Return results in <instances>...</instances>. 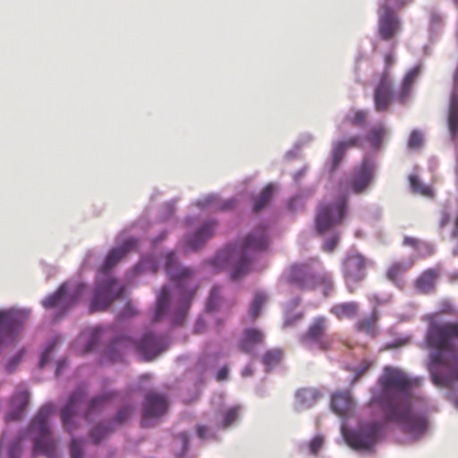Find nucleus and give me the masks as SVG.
<instances>
[{
  "mask_svg": "<svg viewBox=\"0 0 458 458\" xmlns=\"http://www.w3.org/2000/svg\"><path fill=\"white\" fill-rule=\"evenodd\" d=\"M422 379L411 377L403 369L386 366L371 390L369 406H377L384 421L396 425L414 439L426 434L428 419L425 413L415 411L411 404V391L421 385Z\"/></svg>",
  "mask_w": 458,
  "mask_h": 458,
  "instance_id": "nucleus-1",
  "label": "nucleus"
},
{
  "mask_svg": "<svg viewBox=\"0 0 458 458\" xmlns=\"http://www.w3.org/2000/svg\"><path fill=\"white\" fill-rule=\"evenodd\" d=\"M428 327L420 348L428 351L427 368L433 383L448 386L458 381V322L439 321L437 314H428Z\"/></svg>",
  "mask_w": 458,
  "mask_h": 458,
  "instance_id": "nucleus-2",
  "label": "nucleus"
},
{
  "mask_svg": "<svg viewBox=\"0 0 458 458\" xmlns=\"http://www.w3.org/2000/svg\"><path fill=\"white\" fill-rule=\"evenodd\" d=\"M165 267L170 279L177 284L180 290V298L175 303L170 304L169 292L166 286H163L157 296L154 321L161 320L165 315H169L173 325H182L186 318L191 298L194 294L192 288L193 271L188 267H182L173 251L165 255Z\"/></svg>",
  "mask_w": 458,
  "mask_h": 458,
  "instance_id": "nucleus-3",
  "label": "nucleus"
},
{
  "mask_svg": "<svg viewBox=\"0 0 458 458\" xmlns=\"http://www.w3.org/2000/svg\"><path fill=\"white\" fill-rule=\"evenodd\" d=\"M269 244L267 228L259 226L246 236L240 247H226L215 257L214 266L220 268H230L233 280L247 275L250 269L256 254L265 250Z\"/></svg>",
  "mask_w": 458,
  "mask_h": 458,
  "instance_id": "nucleus-4",
  "label": "nucleus"
},
{
  "mask_svg": "<svg viewBox=\"0 0 458 458\" xmlns=\"http://www.w3.org/2000/svg\"><path fill=\"white\" fill-rule=\"evenodd\" d=\"M138 241L128 238L122 245L113 248L107 254L100 273L97 277L96 288L90 304V311L105 310L123 293L124 288L109 275V271L131 250L137 247Z\"/></svg>",
  "mask_w": 458,
  "mask_h": 458,
  "instance_id": "nucleus-5",
  "label": "nucleus"
},
{
  "mask_svg": "<svg viewBox=\"0 0 458 458\" xmlns=\"http://www.w3.org/2000/svg\"><path fill=\"white\" fill-rule=\"evenodd\" d=\"M286 277L291 284L300 290L313 291L321 288L325 296H328L334 288L332 276L317 259L293 265L288 269Z\"/></svg>",
  "mask_w": 458,
  "mask_h": 458,
  "instance_id": "nucleus-6",
  "label": "nucleus"
},
{
  "mask_svg": "<svg viewBox=\"0 0 458 458\" xmlns=\"http://www.w3.org/2000/svg\"><path fill=\"white\" fill-rule=\"evenodd\" d=\"M167 346L168 342L165 336L148 332L138 342L132 341L129 337L116 339L108 348L106 355L112 361H117L120 355H114L115 349H121L123 353L127 350L134 349L144 360L150 361L164 352Z\"/></svg>",
  "mask_w": 458,
  "mask_h": 458,
  "instance_id": "nucleus-7",
  "label": "nucleus"
},
{
  "mask_svg": "<svg viewBox=\"0 0 458 458\" xmlns=\"http://www.w3.org/2000/svg\"><path fill=\"white\" fill-rule=\"evenodd\" d=\"M55 411L52 403L43 405L36 417L31 420L29 433L33 438V454H43L47 458L55 456V441L53 438L47 420Z\"/></svg>",
  "mask_w": 458,
  "mask_h": 458,
  "instance_id": "nucleus-8",
  "label": "nucleus"
},
{
  "mask_svg": "<svg viewBox=\"0 0 458 458\" xmlns=\"http://www.w3.org/2000/svg\"><path fill=\"white\" fill-rule=\"evenodd\" d=\"M348 193L341 192L318 205L315 219L318 233H326L343 223L348 212Z\"/></svg>",
  "mask_w": 458,
  "mask_h": 458,
  "instance_id": "nucleus-9",
  "label": "nucleus"
},
{
  "mask_svg": "<svg viewBox=\"0 0 458 458\" xmlns=\"http://www.w3.org/2000/svg\"><path fill=\"white\" fill-rule=\"evenodd\" d=\"M328 321L325 317H317L301 336V344L309 350L328 351L336 339L335 335L327 334Z\"/></svg>",
  "mask_w": 458,
  "mask_h": 458,
  "instance_id": "nucleus-10",
  "label": "nucleus"
},
{
  "mask_svg": "<svg viewBox=\"0 0 458 458\" xmlns=\"http://www.w3.org/2000/svg\"><path fill=\"white\" fill-rule=\"evenodd\" d=\"M373 262L358 251H350L342 264L343 275L350 293H354L366 277V268Z\"/></svg>",
  "mask_w": 458,
  "mask_h": 458,
  "instance_id": "nucleus-11",
  "label": "nucleus"
},
{
  "mask_svg": "<svg viewBox=\"0 0 458 458\" xmlns=\"http://www.w3.org/2000/svg\"><path fill=\"white\" fill-rule=\"evenodd\" d=\"M384 2L379 13L377 34L382 40L391 41L402 30L401 21L391 5L402 8L406 4V1L384 0Z\"/></svg>",
  "mask_w": 458,
  "mask_h": 458,
  "instance_id": "nucleus-12",
  "label": "nucleus"
},
{
  "mask_svg": "<svg viewBox=\"0 0 458 458\" xmlns=\"http://www.w3.org/2000/svg\"><path fill=\"white\" fill-rule=\"evenodd\" d=\"M381 435L377 422L361 425L358 429L345 434L347 444L358 451H371Z\"/></svg>",
  "mask_w": 458,
  "mask_h": 458,
  "instance_id": "nucleus-13",
  "label": "nucleus"
},
{
  "mask_svg": "<svg viewBox=\"0 0 458 458\" xmlns=\"http://www.w3.org/2000/svg\"><path fill=\"white\" fill-rule=\"evenodd\" d=\"M86 288V285L83 284H77L72 286L68 284H63L54 294L46 298L42 304L47 309L70 308L83 294Z\"/></svg>",
  "mask_w": 458,
  "mask_h": 458,
  "instance_id": "nucleus-14",
  "label": "nucleus"
},
{
  "mask_svg": "<svg viewBox=\"0 0 458 458\" xmlns=\"http://www.w3.org/2000/svg\"><path fill=\"white\" fill-rule=\"evenodd\" d=\"M87 394V388L84 385L79 386L70 395L68 402L62 409L61 417L63 426L72 436L74 434L77 424L73 418L78 413L83 400Z\"/></svg>",
  "mask_w": 458,
  "mask_h": 458,
  "instance_id": "nucleus-15",
  "label": "nucleus"
},
{
  "mask_svg": "<svg viewBox=\"0 0 458 458\" xmlns=\"http://www.w3.org/2000/svg\"><path fill=\"white\" fill-rule=\"evenodd\" d=\"M25 320V315L15 310L0 311V344L12 341L20 331Z\"/></svg>",
  "mask_w": 458,
  "mask_h": 458,
  "instance_id": "nucleus-16",
  "label": "nucleus"
},
{
  "mask_svg": "<svg viewBox=\"0 0 458 458\" xmlns=\"http://www.w3.org/2000/svg\"><path fill=\"white\" fill-rule=\"evenodd\" d=\"M167 409L166 398L157 393H148L143 405L142 420L143 427L150 426L149 420L159 418Z\"/></svg>",
  "mask_w": 458,
  "mask_h": 458,
  "instance_id": "nucleus-17",
  "label": "nucleus"
},
{
  "mask_svg": "<svg viewBox=\"0 0 458 458\" xmlns=\"http://www.w3.org/2000/svg\"><path fill=\"white\" fill-rule=\"evenodd\" d=\"M375 174V165L369 159H364L352 175L350 185L352 191L360 194L362 193L371 183Z\"/></svg>",
  "mask_w": 458,
  "mask_h": 458,
  "instance_id": "nucleus-18",
  "label": "nucleus"
},
{
  "mask_svg": "<svg viewBox=\"0 0 458 458\" xmlns=\"http://www.w3.org/2000/svg\"><path fill=\"white\" fill-rule=\"evenodd\" d=\"M393 101H395V97L392 81L387 74L382 75L374 91L375 108L377 112H384Z\"/></svg>",
  "mask_w": 458,
  "mask_h": 458,
  "instance_id": "nucleus-19",
  "label": "nucleus"
},
{
  "mask_svg": "<svg viewBox=\"0 0 458 458\" xmlns=\"http://www.w3.org/2000/svg\"><path fill=\"white\" fill-rule=\"evenodd\" d=\"M362 140L360 136H352L346 140L336 141L332 148V168H336L343 160L345 152L350 148H362Z\"/></svg>",
  "mask_w": 458,
  "mask_h": 458,
  "instance_id": "nucleus-20",
  "label": "nucleus"
},
{
  "mask_svg": "<svg viewBox=\"0 0 458 458\" xmlns=\"http://www.w3.org/2000/svg\"><path fill=\"white\" fill-rule=\"evenodd\" d=\"M355 403L350 391H338L332 394L331 408L340 416H346L354 410Z\"/></svg>",
  "mask_w": 458,
  "mask_h": 458,
  "instance_id": "nucleus-21",
  "label": "nucleus"
},
{
  "mask_svg": "<svg viewBox=\"0 0 458 458\" xmlns=\"http://www.w3.org/2000/svg\"><path fill=\"white\" fill-rule=\"evenodd\" d=\"M265 335L263 332L257 328H248L242 333V337L239 344L240 350L247 354H252L257 345L264 342Z\"/></svg>",
  "mask_w": 458,
  "mask_h": 458,
  "instance_id": "nucleus-22",
  "label": "nucleus"
},
{
  "mask_svg": "<svg viewBox=\"0 0 458 458\" xmlns=\"http://www.w3.org/2000/svg\"><path fill=\"white\" fill-rule=\"evenodd\" d=\"M440 268L433 267L423 271L415 281L416 289L424 294H428L435 290L436 282L440 275Z\"/></svg>",
  "mask_w": 458,
  "mask_h": 458,
  "instance_id": "nucleus-23",
  "label": "nucleus"
},
{
  "mask_svg": "<svg viewBox=\"0 0 458 458\" xmlns=\"http://www.w3.org/2000/svg\"><path fill=\"white\" fill-rule=\"evenodd\" d=\"M215 222L205 223L197 232L186 239V248L196 250L201 247L214 233Z\"/></svg>",
  "mask_w": 458,
  "mask_h": 458,
  "instance_id": "nucleus-24",
  "label": "nucleus"
},
{
  "mask_svg": "<svg viewBox=\"0 0 458 458\" xmlns=\"http://www.w3.org/2000/svg\"><path fill=\"white\" fill-rule=\"evenodd\" d=\"M418 74L419 68H413L405 74L400 89L394 93L395 102L402 105L408 102Z\"/></svg>",
  "mask_w": 458,
  "mask_h": 458,
  "instance_id": "nucleus-25",
  "label": "nucleus"
},
{
  "mask_svg": "<svg viewBox=\"0 0 458 458\" xmlns=\"http://www.w3.org/2000/svg\"><path fill=\"white\" fill-rule=\"evenodd\" d=\"M29 393L22 389L17 391L11 399V411L7 414V420H20L23 410L29 403Z\"/></svg>",
  "mask_w": 458,
  "mask_h": 458,
  "instance_id": "nucleus-26",
  "label": "nucleus"
},
{
  "mask_svg": "<svg viewBox=\"0 0 458 458\" xmlns=\"http://www.w3.org/2000/svg\"><path fill=\"white\" fill-rule=\"evenodd\" d=\"M414 262L411 259L395 261L392 263L387 271L386 277L391 282L394 283L398 286H401L402 276L412 267Z\"/></svg>",
  "mask_w": 458,
  "mask_h": 458,
  "instance_id": "nucleus-27",
  "label": "nucleus"
},
{
  "mask_svg": "<svg viewBox=\"0 0 458 458\" xmlns=\"http://www.w3.org/2000/svg\"><path fill=\"white\" fill-rule=\"evenodd\" d=\"M359 304L355 301L342 302L331 307L330 313L338 319L353 318L358 315Z\"/></svg>",
  "mask_w": 458,
  "mask_h": 458,
  "instance_id": "nucleus-28",
  "label": "nucleus"
},
{
  "mask_svg": "<svg viewBox=\"0 0 458 458\" xmlns=\"http://www.w3.org/2000/svg\"><path fill=\"white\" fill-rule=\"evenodd\" d=\"M321 394L318 390L315 388H301L297 391L295 397L296 403L301 408H310L313 406Z\"/></svg>",
  "mask_w": 458,
  "mask_h": 458,
  "instance_id": "nucleus-29",
  "label": "nucleus"
},
{
  "mask_svg": "<svg viewBox=\"0 0 458 458\" xmlns=\"http://www.w3.org/2000/svg\"><path fill=\"white\" fill-rule=\"evenodd\" d=\"M448 128L452 139L454 140L458 133V95L453 93L449 105L448 112Z\"/></svg>",
  "mask_w": 458,
  "mask_h": 458,
  "instance_id": "nucleus-30",
  "label": "nucleus"
},
{
  "mask_svg": "<svg viewBox=\"0 0 458 458\" xmlns=\"http://www.w3.org/2000/svg\"><path fill=\"white\" fill-rule=\"evenodd\" d=\"M378 313L376 310H374L369 315L364 317L363 318L360 319L356 323V328L358 331L364 332L367 335H376L377 329H376V324L378 320Z\"/></svg>",
  "mask_w": 458,
  "mask_h": 458,
  "instance_id": "nucleus-31",
  "label": "nucleus"
},
{
  "mask_svg": "<svg viewBox=\"0 0 458 458\" xmlns=\"http://www.w3.org/2000/svg\"><path fill=\"white\" fill-rule=\"evenodd\" d=\"M111 394H103L94 397L87 404V409L84 411V417L87 420H91V417L99 412L106 404Z\"/></svg>",
  "mask_w": 458,
  "mask_h": 458,
  "instance_id": "nucleus-32",
  "label": "nucleus"
},
{
  "mask_svg": "<svg viewBox=\"0 0 458 458\" xmlns=\"http://www.w3.org/2000/svg\"><path fill=\"white\" fill-rule=\"evenodd\" d=\"M241 407L236 405L229 407L221 411V420L217 423L219 428H227L231 427L240 417Z\"/></svg>",
  "mask_w": 458,
  "mask_h": 458,
  "instance_id": "nucleus-33",
  "label": "nucleus"
},
{
  "mask_svg": "<svg viewBox=\"0 0 458 458\" xmlns=\"http://www.w3.org/2000/svg\"><path fill=\"white\" fill-rule=\"evenodd\" d=\"M267 294L265 292L260 291L255 293L249 309V317L251 321L259 318L261 309L267 303Z\"/></svg>",
  "mask_w": 458,
  "mask_h": 458,
  "instance_id": "nucleus-34",
  "label": "nucleus"
},
{
  "mask_svg": "<svg viewBox=\"0 0 458 458\" xmlns=\"http://www.w3.org/2000/svg\"><path fill=\"white\" fill-rule=\"evenodd\" d=\"M368 115L369 113L365 110L352 109L345 115L344 120L352 126L364 128L367 125Z\"/></svg>",
  "mask_w": 458,
  "mask_h": 458,
  "instance_id": "nucleus-35",
  "label": "nucleus"
},
{
  "mask_svg": "<svg viewBox=\"0 0 458 458\" xmlns=\"http://www.w3.org/2000/svg\"><path fill=\"white\" fill-rule=\"evenodd\" d=\"M283 351L279 348L267 350L262 356V363L267 371L279 365L283 359Z\"/></svg>",
  "mask_w": 458,
  "mask_h": 458,
  "instance_id": "nucleus-36",
  "label": "nucleus"
},
{
  "mask_svg": "<svg viewBox=\"0 0 458 458\" xmlns=\"http://www.w3.org/2000/svg\"><path fill=\"white\" fill-rule=\"evenodd\" d=\"M386 135V129L383 125L372 128L367 134L366 140L374 149H379Z\"/></svg>",
  "mask_w": 458,
  "mask_h": 458,
  "instance_id": "nucleus-37",
  "label": "nucleus"
},
{
  "mask_svg": "<svg viewBox=\"0 0 458 458\" xmlns=\"http://www.w3.org/2000/svg\"><path fill=\"white\" fill-rule=\"evenodd\" d=\"M274 187L271 184L267 185L260 194L253 200L254 212H259L272 199Z\"/></svg>",
  "mask_w": 458,
  "mask_h": 458,
  "instance_id": "nucleus-38",
  "label": "nucleus"
},
{
  "mask_svg": "<svg viewBox=\"0 0 458 458\" xmlns=\"http://www.w3.org/2000/svg\"><path fill=\"white\" fill-rule=\"evenodd\" d=\"M102 332V328L100 327H96L94 328L89 329L87 332H84L80 339H83L88 335L87 344L84 350V353L90 352L96 344L98 342L100 335Z\"/></svg>",
  "mask_w": 458,
  "mask_h": 458,
  "instance_id": "nucleus-39",
  "label": "nucleus"
},
{
  "mask_svg": "<svg viewBox=\"0 0 458 458\" xmlns=\"http://www.w3.org/2000/svg\"><path fill=\"white\" fill-rule=\"evenodd\" d=\"M113 428L104 424L96 425L89 432V437L95 445L99 444L106 437L112 432Z\"/></svg>",
  "mask_w": 458,
  "mask_h": 458,
  "instance_id": "nucleus-40",
  "label": "nucleus"
},
{
  "mask_svg": "<svg viewBox=\"0 0 458 458\" xmlns=\"http://www.w3.org/2000/svg\"><path fill=\"white\" fill-rule=\"evenodd\" d=\"M410 185L412 189V191L416 193H420L423 196H430L431 195V189L425 186L419 177L415 174H411L409 177Z\"/></svg>",
  "mask_w": 458,
  "mask_h": 458,
  "instance_id": "nucleus-41",
  "label": "nucleus"
},
{
  "mask_svg": "<svg viewBox=\"0 0 458 458\" xmlns=\"http://www.w3.org/2000/svg\"><path fill=\"white\" fill-rule=\"evenodd\" d=\"M70 455L71 458H83L84 456V446L83 441L72 437L70 443Z\"/></svg>",
  "mask_w": 458,
  "mask_h": 458,
  "instance_id": "nucleus-42",
  "label": "nucleus"
},
{
  "mask_svg": "<svg viewBox=\"0 0 458 458\" xmlns=\"http://www.w3.org/2000/svg\"><path fill=\"white\" fill-rule=\"evenodd\" d=\"M221 296V289L219 286H214L210 292V295L207 303V310L212 311L216 310Z\"/></svg>",
  "mask_w": 458,
  "mask_h": 458,
  "instance_id": "nucleus-43",
  "label": "nucleus"
},
{
  "mask_svg": "<svg viewBox=\"0 0 458 458\" xmlns=\"http://www.w3.org/2000/svg\"><path fill=\"white\" fill-rule=\"evenodd\" d=\"M422 142L423 136L421 132L416 130L412 131L409 137L408 147L412 149L419 148L422 145Z\"/></svg>",
  "mask_w": 458,
  "mask_h": 458,
  "instance_id": "nucleus-44",
  "label": "nucleus"
},
{
  "mask_svg": "<svg viewBox=\"0 0 458 458\" xmlns=\"http://www.w3.org/2000/svg\"><path fill=\"white\" fill-rule=\"evenodd\" d=\"M324 439L321 436H316L313 437L309 444V451L312 455H317L318 451L322 448Z\"/></svg>",
  "mask_w": 458,
  "mask_h": 458,
  "instance_id": "nucleus-45",
  "label": "nucleus"
},
{
  "mask_svg": "<svg viewBox=\"0 0 458 458\" xmlns=\"http://www.w3.org/2000/svg\"><path fill=\"white\" fill-rule=\"evenodd\" d=\"M21 438H19L10 445L7 451L8 458H20L21 454Z\"/></svg>",
  "mask_w": 458,
  "mask_h": 458,
  "instance_id": "nucleus-46",
  "label": "nucleus"
},
{
  "mask_svg": "<svg viewBox=\"0 0 458 458\" xmlns=\"http://www.w3.org/2000/svg\"><path fill=\"white\" fill-rule=\"evenodd\" d=\"M371 363L368 360H363L360 365L355 369V375L352 382H356L362 377L370 368Z\"/></svg>",
  "mask_w": 458,
  "mask_h": 458,
  "instance_id": "nucleus-47",
  "label": "nucleus"
},
{
  "mask_svg": "<svg viewBox=\"0 0 458 458\" xmlns=\"http://www.w3.org/2000/svg\"><path fill=\"white\" fill-rule=\"evenodd\" d=\"M55 345V342L49 344L47 345V347L46 348V350L43 352L41 358H40V361H39L40 368H44L45 365L48 362L49 356H50L52 351L54 350Z\"/></svg>",
  "mask_w": 458,
  "mask_h": 458,
  "instance_id": "nucleus-48",
  "label": "nucleus"
},
{
  "mask_svg": "<svg viewBox=\"0 0 458 458\" xmlns=\"http://www.w3.org/2000/svg\"><path fill=\"white\" fill-rule=\"evenodd\" d=\"M131 414V407H123L120 409V411L117 413V416L115 418V421L119 423H123L126 421Z\"/></svg>",
  "mask_w": 458,
  "mask_h": 458,
  "instance_id": "nucleus-49",
  "label": "nucleus"
},
{
  "mask_svg": "<svg viewBox=\"0 0 458 458\" xmlns=\"http://www.w3.org/2000/svg\"><path fill=\"white\" fill-rule=\"evenodd\" d=\"M197 435L200 439L205 440L210 437V430L207 426L199 425L197 427Z\"/></svg>",
  "mask_w": 458,
  "mask_h": 458,
  "instance_id": "nucleus-50",
  "label": "nucleus"
},
{
  "mask_svg": "<svg viewBox=\"0 0 458 458\" xmlns=\"http://www.w3.org/2000/svg\"><path fill=\"white\" fill-rule=\"evenodd\" d=\"M394 63V57L393 54H387L385 56V71L382 75L387 74L389 76V70Z\"/></svg>",
  "mask_w": 458,
  "mask_h": 458,
  "instance_id": "nucleus-51",
  "label": "nucleus"
},
{
  "mask_svg": "<svg viewBox=\"0 0 458 458\" xmlns=\"http://www.w3.org/2000/svg\"><path fill=\"white\" fill-rule=\"evenodd\" d=\"M229 374V369L227 366L222 367L216 373L217 381H225L227 379Z\"/></svg>",
  "mask_w": 458,
  "mask_h": 458,
  "instance_id": "nucleus-52",
  "label": "nucleus"
},
{
  "mask_svg": "<svg viewBox=\"0 0 458 458\" xmlns=\"http://www.w3.org/2000/svg\"><path fill=\"white\" fill-rule=\"evenodd\" d=\"M338 242V236L331 237L326 243L324 249L327 251H332Z\"/></svg>",
  "mask_w": 458,
  "mask_h": 458,
  "instance_id": "nucleus-53",
  "label": "nucleus"
},
{
  "mask_svg": "<svg viewBox=\"0 0 458 458\" xmlns=\"http://www.w3.org/2000/svg\"><path fill=\"white\" fill-rule=\"evenodd\" d=\"M441 313L453 314L454 310L452 305L448 302H444L440 310Z\"/></svg>",
  "mask_w": 458,
  "mask_h": 458,
  "instance_id": "nucleus-54",
  "label": "nucleus"
},
{
  "mask_svg": "<svg viewBox=\"0 0 458 458\" xmlns=\"http://www.w3.org/2000/svg\"><path fill=\"white\" fill-rule=\"evenodd\" d=\"M403 243L405 245L416 247L418 245V240L416 238H412V237H405L403 240Z\"/></svg>",
  "mask_w": 458,
  "mask_h": 458,
  "instance_id": "nucleus-55",
  "label": "nucleus"
},
{
  "mask_svg": "<svg viewBox=\"0 0 458 458\" xmlns=\"http://www.w3.org/2000/svg\"><path fill=\"white\" fill-rule=\"evenodd\" d=\"M178 437L180 438V440L182 442V445H183V448L184 449H187L188 447V445H189V437H188V435L183 432V433H181L178 435Z\"/></svg>",
  "mask_w": 458,
  "mask_h": 458,
  "instance_id": "nucleus-56",
  "label": "nucleus"
},
{
  "mask_svg": "<svg viewBox=\"0 0 458 458\" xmlns=\"http://www.w3.org/2000/svg\"><path fill=\"white\" fill-rule=\"evenodd\" d=\"M252 375H253V369H252V368H251L250 366H249V365H248V366H246V367L242 369V376L243 377H250V376H252Z\"/></svg>",
  "mask_w": 458,
  "mask_h": 458,
  "instance_id": "nucleus-57",
  "label": "nucleus"
},
{
  "mask_svg": "<svg viewBox=\"0 0 458 458\" xmlns=\"http://www.w3.org/2000/svg\"><path fill=\"white\" fill-rule=\"evenodd\" d=\"M134 314V311H133V309L131 305H127L126 309L123 311V313L121 314L122 317H127V316H131V315H133Z\"/></svg>",
  "mask_w": 458,
  "mask_h": 458,
  "instance_id": "nucleus-58",
  "label": "nucleus"
},
{
  "mask_svg": "<svg viewBox=\"0 0 458 458\" xmlns=\"http://www.w3.org/2000/svg\"><path fill=\"white\" fill-rule=\"evenodd\" d=\"M67 365V362H66V360H62L58 362V366H57V369H56V374L59 375L62 371V369L66 367Z\"/></svg>",
  "mask_w": 458,
  "mask_h": 458,
  "instance_id": "nucleus-59",
  "label": "nucleus"
},
{
  "mask_svg": "<svg viewBox=\"0 0 458 458\" xmlns=\"http://www.w3.org/2000/svg\"><path fill=\"white\" fill-rule=\"evenodd\" d=\"M204 322L201 320V319H199L197 322H196V326H195V331L197 333H199L202 331V329L204 328Z\"/></svg>",
  "mask_w": 458,
  "mask_h": 458,
  "instance_id": "nucleus-60",
  "label": "nucleus"
},
{
  "mask_svg": "<svg viewBox=\"0 0 458 458\" xmlns=\"http://www.w3.org/2000/svg\"><path fill=\"white\" fill-rule=\"evenodd\" d=\"M21 355V354H20L19 356H17L15 359H13V360L10 362V364H9V366H8V369H9V370H13V367H14V366H15V365L20 361Z\"/></svg>",
  "mask_w": 458,
  "mask_h": 458,
  "instance_id": "nucleus-61",
  "label": "nucleus"
},
{
  "mask_svg": "<svg viewBox=\"0 0 458 458\" xmlns=\"http://www.w3.org/2000/svg\"><path fill=\"white\" fill-rule=\"evenodd\" d=\"M458 233V216L456 217V220H455V229L453 233L454 236H456Z\"/></svg>",
  "mask_w": 458,
  "mask_h": 458,
  "instance_id": "nucleus-62",
  "label": "nucleus"
},
{
  "mask_svg": "<svg viewBox=\"0 0 458 458\" xmlns=\"http://www.w3.org/2000/svg\"><path fill=\"white\" fill-rule=\"evenodd\" d=\"M233 201L231 200V201H228L226 204H225V206L223 207L224 209H226V208H229L233 206Z\"/></svg>",
  "mask_w": 458,
  "mask_h": 458,
  "instance_id": "nucleus-63",
  "label": "nucleus"
},
{
  "mask_svg": "<svg viewBox=\"0 0 458 458\" xmlns=\"http://www.w3.org/2000/svg\"><path fill=\"white\" fill-rule=\"evenodd\" d=\"M212 199H213L212 197H209L208 199V202L209 203Z\"/></svg>",
  "mask_w": 458,
  "mask_h": 458,
  "instance_id": "nucleus-64",
  "label": "nucleus"
}]
</instances>
